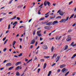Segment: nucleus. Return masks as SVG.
Wrapping results in <instances>:
<instances>
[{
  "instance_id": "obj_1",
  "label": "nucleus",
  "mask_w": 76,
  "mask_h": 76,
  "mask_svg": "<svg viewBox=\"0 0 76 76\" xmlns=\"http://www.w3.org/2000/svg\"><path fill=\"white\" fill-rule=\"evenodd\" d=\"M57 23H58V22L57 20H55L53 22V23H52V22H49L48 23H46V25H57Z\"/></svg>"
},
{
  "instance_id": "obj_2",
  "label": "nucleus",
  "mask_w": 76,
  "mask_h": 76,
  "mask_svg": "<svg viewBox=\"0 0 76 76\" xmlns=\"http://www.w3.org/2000/svg\"><path fill=\"white\" fill-rule=\"evenodd\" d=\"M43 50H47V48H48V47L46 45H44L42 46H41Z\"/></svg>"
},
{
  "instance_id": "obj_3",
  "label": "nucleus",
  "mask_w": 76,
  "mask_h": 76,
  "mask_svg": "<svg viewBox=\"0 0 76 76\" xmlns=\"http://www.w3.org/2000/svg\"><path fill=\"white\" fill-rule=\"evenodd\" d=\"M70 36H68V38L66 39V40L68 42H69V41H71V39H72V38L70 37Z\"/></svg>"
},
{
  "instance_id": "obj_4",
  "label": "nucleus",
  "mask_w": 76,
  "mask_h": 76,
  "mask_svg": "<svg viewBox=\"0 0 76 76\" xmlns=\"http://www.w3.org/2000/svg\"><path fill=\"white\" fill-rule=\"evenodd\" d=\"M61 37V36H57L56 37V39L58 40H60Z\"/></svg>"
},
{
  "instance_id": "obj_5",
  "label": "nucleus",
  "mask_w": 76,
  "mask_h": 76,
  "mask_svg": "<svg viewBox=\"0 0 76 76\" xmlns=\"http://www.w3.org/2000/svg\"><path fill=\"white\" fill-rule=\"evenodd\" d=\"M59 14L61 16H63L64 13L62 11H61V10L60 12L59 13Z\"/></svg>"
},
{
  "instance_id": "obj_6",
  "label": "nucleus",
  "mask_w": 76,
  "mask_h": 76,
  "mask_svg": "<svg viewBox=\"0 0 76 76\" xmlns=\"http://www.w3.org/2000/svg\"><path fill=\"white\" fill-rule=\"evenodd\" d=\"M65 66H66V65H65L64 64L61 65L60 66L61 69H62V68H63L64 67H65Z\"/></svg>"
},
{
  "instance_id": "obj_7",
  "label": "nucleus",
  "mask_w": 76,
  "mask_h": 76,
  "mask_svg": "<svg viewBox=\"0 0 76 76\" xmlns=\"http://www.w3.org/2000/svg\"><path fill=\"white\" fill-rule=\"evenodd\" d=\"M66 21L65 20V19H62L59 21V22H63V23H65L66 22Z\"/></svg>"
},
{
  "instance_id": "obj_8",
  "label": "nucleus",
  "mask_w": 76,
  "mask_h": 76,
  "mask_svg": "<svg viewBox=\"0 0 76 76\" xmlns=\"http://www.w3.org/2000/svg\"><path fill=\"white\" fill-rule=\"evenodd\" d=\"M35 42V40L34 39H33L31 41L30 44H34Z\"/></svg>"
},
{
  "instance_id": "obj_9",
  "label": "nucleus",
  "mask_w": 76,
  "mask_h": 76,
  "mask_svg": "<svg viewBox=\"0 0 76 76\" xmlns=\"http://www.w3.org/2000/svg\"><path fill=\"white\" fill-rule=\"evenodd\" d=\"M68 48V46L67 45H66L64 47V50H66Z\"/></svg>"
},
{
  "instance_id": "obj_10",
  "label": "nucleus",
  "mask_w": 76,
  "mask_h": 76,
  "mask_svg": "<svg viewBox=\"0 0 76 76\" xmlns=\"http://www.w3.org/2000/svg\"><path fill=\"white\" fill-rule=\"evenodd\" d=\"M59 58H60V56H58L56 58V60L57 61H56V62H57V61H58Z\"/></svg>"
},
{
  "instance_id": "obj_11",
  "label": "nucleus",
  "mask_w": 76,
  "mask_h": 76,
  "mask_svg": "<svg viewBox=\"0 0 76 76\" xmlns=\"http://www.w3.org/2000/svg\"><path fill=\"white\" fill-rule=\"evenodd\" d=\"M47 1H45V2H44V5L45 6H46L47 5Z\"/></svg>"
},
{
  "instance_id": "obj_12",
  "label": "nucleus",
  "mask_w": 76,
  "mask_h": 76,
  "mask_svg": "<svg viewBox=\"0 0 76 76\" xmlns=\"http://www.w3.org/2000/svg\"><path fill=\"white\" fill-rule=\"evenodd\" d=\"M20 63H21V62H18L16 63L15 65L18 66V65H19Z\"/></svg>"
},
{
  "instance_id": "obj_13",
  "label": "nucleus",
  "mask_w": 76,
  "mask_h": 76,
  "mask_svg": "<svg viewBox=\"0 0 76 76\" xmlns=\"http://www.w3.org/2000/svg\"><path fill=\"white\" fill-rule=\"evenodd\" d=\"M46 66H47V63H45L44 64L43 66L44 69H45V68L46 67Z\"/></svg>"
},
{
  "instance_id": "obj_14",
  "label": "nucleus",
  "mask_w": 76,
  "mask_h": 76,
  "mask_svg": "<svg viewBox=\"0 0 76 76\" xmlns=\"http://www.w3.org/2000/svg\"><path fill=\"white\" fill-rule=\"evenodd\" d=\"M45 28L46 29H49L50 27L49 26H47L45 27Z\"/></svg>"
},
{
  "instance_id": "obj_15",
  "label": "nucleus",
  "mask_w": 76,
  "mask_h": 76,
  "mask_svg": "<svg viewBox=\"0 0 76 76\" xmlns=\"http://www.w3.org/2000/svg\"><path fill=\"white\" fill-rule=\"evenodd\" d=\"M11 65H12V64L10 63H8L6 64L7 66H11Z\"/></svg>"
},
{
  "instance_id": "obj_16",
  "label": "nucleus",
  "mask_w": 76,
  "mask_h": 76,
  "mask_svg": "<svg viewBox=\"0 0 76 76\" xmlns=\"http://www.w3.org/2000/svg\"><path fill=\"white\" fill-rule=\"evenodd\" d=\"M66 71V68H64L62 70L61 72H64Z\"/></svg>"
},
{
  "instance_id": "obj_17",
  "label": "nucleus",
  "mask_w": 76,
  "mask_h": 76,
  "mask_svg": "<svg viewBox=\"0 0 76 76\" xmlns=\"http://www.w3.org/2000/svg\"><path fill=\"white\" fill-rule=\"evenodd\" d=\"M41 30L37 32V34L38 35V34H39V33H41Z\"/></svg>"
},
{
  "instance_id": "obj_18",
  "label": "nucleus",
  "mask_w": 76,
  "mask_h": 76,
  "mask_svg": "<svg viewBox=\"0 0 76 76\" xmlns=\"http://www.w3.org/2000/svg\"><path fill=\"white\" fill-rule=\"evenodd\" d=\"M16 76H19L20 75V73L19 72H17L16 73Z\"/></svg>"
},
{
  "instance_id": "obj_19",
  "label": "nucleus",
  "mask_w": 76,
  "mask_h": 76,
  "mask_svg": "<svg viewBox=\"0 0 76 76\" xmlns=\"http://www.w3.org/2000/svg\"><path fill=\"white\" fill-rule=\"evenodd\" d=\"M55 56H56V57H57V56H56V54H54L52 58L51 59V60H52V59H53V58H54V57H55Z\"/></svg>"
},
{
  "instance_id": "obj_20",
  "label": "nucleus",
  "mask_w": 76,
  "mask_h": 76,
  "mask_svg": "<svg viewBox=\"0 0 76 76\" xmlns=\"http://www.w3.org/2000/svg\"><path fill=\"white\" fill-rule=\"evenodd\" d=\"M51 51L52 52H53V51H54V47L53 46L51 48Z\"/></svg>"
},
{
  "instance_id": "obj_21",
  "label": "nucleus",
  "mask_w": 76,
  "mask_h": 76,
  "mask_svg": "<svg viewBox=\"0 0 76 76\" xmlns=\"http://www.w3.org/2000/svg\"><path fill=\"white\" fill-rule=\"evenodd\" d=\"M13 68H14V67L13 66L10 67L9 68L8 70H12V69H13Z\"/></svg>"
},
{
  "instance_id": "obj_22",
  "label": "nucleus",
  "mask_w": 76,
  "mask_h": 76,
  "mask_svg": "<svg viewBox=\"0 0 76 76\" xmlns=\"http://www.w3.org/2000/svg\"><path fill=\"white\" fill-rule=\"evenodd\" d=\"M51 71H49V73L48 75V76H50L51 75Z\"/></svg>"
},
{
  "instance_id": "obj_23",
  "label": "nucleus",
  "mask_w": 76,
  "mask_h": 76,
  "mask_svg": "<svg viewBox=\"0 0 76 76\" xmlns=\"http://www.w3.org/2000/svg\"><path fill=\"white\" fill-rule=\"evenodd\" d=\"M44 19H45V18L43 17L42 18H40L39 20H44Z\"/></svg>"
},
{
  "instance_id": "obj_24",
  "label": "nucleus",
  "mask_w": 76,
  "mask_h": 76,
  "mask_svg": "<svg viewBox=\"0 0 76 76\" xmlns=\"http://www.w3.org/2000/svg\"><path fill=\"white\" fill-rule=\"evenodd\" d=\"M76 56V53L71 58H75V57Z\"/></svg>"
},
{
  "instance_id": "obj_25",
  "label": "nucleus",
  "mask_w": 76,
  "mask_h": 76,
  "mask_svg": "<svg viewBox=\"0 0 76 76\" xmlns=\"http://www.w3.org/2000/svg\"><path fill=\"white\" fill-rule=\"evenodd\" d=\"M16 42L15 41H13V42L12 43V45L13 46H14V45H15V44Z\"/></svg>"
},
{
  "instance_id": "obj_26",
  "label": "nucleus",
  "mask_w": 76,
  "mask_h": 76,
  "mask_svg": "<svg viewBox=\"0 0 76 76\" xmlns=\"http://www.w3.org/2000/svg\"><path fill=\"white\" fill-rule=\"evenodd\" d=\"M69 17H67L66 18V19H65V21H67V20H68V19H69Z\"/></svg>"
},
{
  "instance_id": "obj_27",
  "label": "nucleus",
  "mask_w": 76,
  "mask_h": 76,
  "mask_svg": "<svg viewBox=\"0 0 76 76\" xmlns=\"http://www.w3.org/2000/svg\"><path fill=\"white\" fill-rule=\"evenodd\" d=\"M47 3L48 4V6H50V3L49 2L47 1Z\"/></svg>"
},
{
  "instance_id": "obj_28",
  "label": "nucleus",
  "mask_w": 76,
  "mask_h": 76,
  "mask_svg": "<svg viewBox=\"0 0 76 76\" xmlns=\"http://www.w3.org/2000/svg\"><path fill=\"white\" fill-rule=\"evenodd\" d=\"M17 23H18V22L15 21L13 24V25H16V24H17Z\"/></svg>"
},
{
  "instance_id": "obj_29",
  "label": "nucleus",
  "mask_w": 76,
  "mask_h": 76,
  "mask_svg": "<svg viewBox=\"0 0 76 76\" xmlns=\"http://www.w3.org/2000/svg\"><path fill=\"white\" fill-rule=\"evenodd\" d=\"M19 69V66H18L15 69V70H18Z\"/></svg>"
},
{
  "instance_id": "obj_30",
  "label": "nucleus",
  "mask_w": 76,
  "mask_h": 76,
  "mask_svg": "<svg viewBox=\"0 0 76 76\" xmlns=\"http://www.w3.org/2000/svg\"><path fill=\"white\" fill-rule=\"evenodd\" d=\"M44 57V58H49L50 57V56H45Z\"/></svg>"
},
{
  "instance_id": "obj_31",
  "label": "nucleus",
  "mask_w": 76,
  "mask_h": 76,
  "mask_svg": "<svg viewBox=\"0 0 76 76\" xmlns=\"http://www.w3.org/2000/svg\"><path fill=\"white\" fill-rule=\"evenodd\" d=\"M75 16V14H72L70 17V18H72L73 17V16Z\"/></svg>"
},
{
  "instance_id": "obj_32",
  "label": "nucleus",
  "mask_w": 76,
  "mask_h": 76,
  "mask_svg": "<svg viewBox=\"0 0 76 76\" xmlns=\"http://www.w3.org/2000/svg\"><path fill=\"white\" fill-rule=\"evenodd\" d=\"M69 72H66L65 74V76H67V75H68V74H69Z\"/></svg>"
},
{
  "instance_id": "obj_33",
  "label": "nucleus",
  "mask_w": 76,
  "mask_h": 76,
  "mask_svg": "<svg viewBox=\"0 0 76 76\" xmlns=\"http://www.w3.org/2000/svg\"><path fill=\"white\" fill-rule=\"evenodd\" d=\"M37 35L38 36H39V37H41L42 35H41V34H38Z\"/></svg>"
},
{
  "instance_id": "obj_34",
  "label": "nucleus",
  "mask_w": 76,
  "mask_h": 76,
  "mask_svg": "<svg viewBox=\"0 0 76 76\" xmlns=\"http://www.w3.org/2000/svg\"><path fill=\"white\" fill-rule=\"evenodd\" d=\"M22 53H20L19 55H18V57H20L21 56H22Z\"/></svg>"
},
{
  "instance_id": "obj_35",
  "label": "nucleus",
  "mask_w": 76,
  "mask_h": 76,
  "mask_svg": "<svg viewBox=\"0 0 76 76\" xmlns=\"http://www.w3.org/2000/svg\"><path fill=\"white\" fill-rule=\"evenodd\" d=\"M50 19H54V18H55V16H54V17H53L52 16H51L50 17Z\"/></svg>"
},
{
  "instance_id": "obj_36",
  "label": "nucleus",
  "mask_w": 76,
  "mask_h": 76,
  "mask_svg": "<svg viewBox=\"0 0 76 76\" xmlns=\"http://www.w3.org/2000/svg\"><path fill=\"white\" fill-rule=\"evenodd\" d=\"M8 40V39H7L6 40H5V41L4 42V44H6V42H7V41Z\"/></svg>"
},
{
  "instance_id": "obj_37",
  "label": "nucleus",
  "mask_w": 76,
  "mask_h": 76,
  "mask_svg": "<svg viewBox=\"0 0 76 76\" xmlns=\"http://www.w3.org/2000/svg\"><path fill=\"white\" fill-rule=\"evenodd\" d=\"M61 18V16H58L56 18V19H58V18Z\"/></svg>"
},
{
  "instance_id": "obj_38",
  "label": "nucleus",
  "mask_w": 76,
  "mask_h": 76,
  "mask_svg": "<svg viewBox=\"0 0 76 76\" xmlns=\"http://www.w3.org/2000/svg\"><path fill=\"white\" fill-rule=\"evenodd\" d=\"M48 16H49V15H46L45 16V17L46 18H48Z\"/></svg>"
},
{
  "instance_id": "obj_39",
  "label": "nucleus",
  "mask_w": 76,
  "mask_h": 76,
  "mask_svg": "<svg viewBox=\"0 0 76 76\" xmlns=\"http://www.w3.org/2000/svg\"><path fill=\"white\" fill-rule=\"evenodd\" d=\"M6 50H7V49L6 48H5L3 50V51H4V52H5V51H6Z\"/></svg>"
},
{
  "instance_id": "obj_40",
  "label": "nucleus",
  "mask_w": 76,
  "mask_h": 76,
  "mask_svg": "<svg viewBox=\"0 0 76 76\" xmlns=\"http://www.w3.org/2000/svg\"><path fill=\"white\" fill-rule=\"evenodd\" d=\"M56 63H54V64H52V65H51V66L53 67V66H55V65H56Z\"/></svg>"
},
{
  "instance_id": "obj_41",
  "label": "nucleus",
  "mask_w": 76,
  "mask_h": 76,
  "mask_svg": "<svg viewBox=\"0 0 76 76\" xmlns=\"http://www.w3.org/2000/svg\"><path fill=\"white\" fill-rule=\"evenodd\" d=\"M17 19L18 20H20V18L19 17H17Z\"/></svg>"
},
{
  "instance_id": "obj_42",
  "label": "nucleus",
  "mask_w": 76,
  "mask_h": 76,
  "mask_svg": "<svg viewBox=\"0 0 76 76\" xmlns=\"http://www.w3.org/2000/svg\"><path fill=\"white\" fill-rule=\"evenodd\" d=\"M12 1H13V0H11V1H10L9 2V4H10V3H11Z\"/></svg>"
},
{
  "instance_id": "obj_43",
  "label": "nucleus",
  "mask_w": 76,
  "mask_h": 76,
  "mask_svg": "<svg viewBox=\"0 0 76 76\" xmlns=\"http://www.w3.org/2000/svg\"><path fill=\"white\" fill-rule=\"evenodd\" d=\"M50 12H51L50 11H49V12L48 13L46 14H45V15H48V14L49 13H50Z\"/></svg>"
},
{
  "instance_id": "obj_44",
  "label": "nucleus",
  "mask_w": 76,
  "mask_h": 76,
  "mask_svg": "<svg viewBox=\"0 0 76 76\" xmlns=\"http://www.w3.org/2000/svg\"><path fill=\"white\" fill-rule=\"evenodd\" d=\"M73 3V1H71L70 2H69V5H70V4H71Z\"/></svg>"
},
{
  "instance_id": "obj_45",
  "label": "nucleus",
  "mask_w": 76,
  "mask_h": 76,
  "mask_svg": "<svg viewBox=\"0 0 76 76\" xmlns=\"http://www.w3.org/2000/svg\"><path fill=\"white\" fill-rule=\"evenodd\" d=\"M76 75V72H74L73 73L72 76H75Z\"/></svg>"
},
{
  "instance_id": "obj_46",
  "label": "nucleus",
  "mask_w": 76,
  "mask_h": 76,
  "mask_svg": "<svg viewBox=\"0 0 76 76\" xmlns=\"http://www.w3.org/2000/svg\"><path fill=\"white\" fill-rule=\"evenodd\" d=\"M72 48H70V49H68V50H66V52H67L68 51H69V50H72Z\"/></svg>"
},
{
  "instance_id": "obj_47",
  "label": "nucleus",
  "mask_w": 76,
  "mask_h": 76,
  "mask_svg": "<svg viewBox=\"0 0 76 76\" xmlns=\"http://www.w3.org/2000/svg\"><path fill=\"white\" fill-rule=\"evenodd\" d=\"M40 10H41L38 11V14H39V15H40V14H41V13H40Z\"/></svg>"
},
{
  "instance_id": "obj_48",
  "label": "nucleus",
  "mask_w": 76,
  "mask_h": 76,
  "mask_svg": "<svg viewBox=\"0 0 76 76\" xmlns=\"http://www.w3.org/2000/svg\"><path fill=\"white\" fill-rule=\"evenodd\" d=\"M10 28V25L9 24V26H8V29H9Z\"/></svg>"
},
{
  "instance_id": "obj_49",
  "label": "nucleus",
  "mask_w": 76,
  "mask_h": 76,
  "mask_svg": "<svg viewBox=\"0 0 76 76\" xmlns=\"http://www.w3.org/2000/svg\"><path fill=\"white\" fill-rule=\"evenodd\" d=\"M60 71H61V70H60V69H58L57 70V72H58H58H60Z\"/></svg>"
},
{
  "instance_id": "obj_50",
  "label": "nucleus",
  "mask_w": 76,
  "mask_h": 76,
  "mask_svg": "<svg viewBox=\"0 0 76 76\" xmlns=\"http://www.w3.org/2000/svg\"><path fill=\"white\" fill-rule=\"evenodd\" d=\"M6 39V37H5L3 39V41H5V40Z\"/></svg>"
},
{
  "instance_id": "obj_51",
  "label": "nucleus",
  "mask_w": 76,
  "mask_h": 76,
  "mask_svg": "<svg viewBox=\"0 0 76 76\" xmlns=\"http://www.w3.org/2000/svg\"><path fill=\"white\" fill-rule=\"evenodd\" d=\"M40 61H44V59H41Z\"/></svg>"
},
{
  "instance_id": "obj_52",
  "label": "nucleus",
  "mask_w": 76,
  "mask_h": 76,
  "mask_svg": "<svg viewBox=\"0 0 76 76\" xmlns=\"http://www.w3.org/2000/svg\"><path fill=\"white\" fill-rule=\"evenodd\" d=\"M74 44V42H72V43H71V46L73 45Z\"/></svg>"
},
{
  "instance_id": "obj_53",
  "label": "nucleus",
  "mask_w": 76,
  "mask_h": 76,
  "mask_svg": "<svg viewBox=\"0 0 76 76\" xmlns=\"http://www.w3.org/2000/svg\"><path fill=\"white\" fill-rule=\"evenodd\" d=\"M32 20V19H30L29 21H28V22L29 23V22H31V20Z\"/></svg>"
},
{
  "instance_id": "obj_54",
  "label": "nucleus",
  "mask_w": 76,
  "mask_h": 76,
  "mask_svg": "<svg viewBox=\"0 0 76 76\" xmlns=\"http://www.w3.org/2000/svg\"><path fill=\"white\" fill-rule=\"evenodd\" d=\"M68 32H72V30H69L68 31Z\"/></svg>"
},
{
  "instance_id": "obj_55",
  "label": "nucleus",
  "mask_w": 76,
  "mask_h": 76,
  "mask_svg": "<svg viewBox=\"0 0 76 76\" xmlns=\"http://www.w3.org/2000/svg\"><path fill=\"white\" fill-rule=\"evenodd\" d=\"M53 6H56V4L55 3H54L53 4Z\"/></svg>"
},
{
  "instance_id": "obj_56",
  "label": "nucleus",
  "mask_w": 76,
  "mask_h": 76,
  "mask_svg": "<svg viewBox=\"0 0 76 76\" xmlns=\"http://www.w3.org/2000/svg\"><path fill=\"white\" fill-rule=\"evenodd\" d=\"M4 69V68H1L0 69V70H3V69Z\"/></svg>"
},
{
  "instance_id": "obj_57",
  "label": "nucleus",
  "mask_w": 76,
  "mask_h": 76,
  "mask_svg": "<svg viewBox=\"0 0 76 76\" xmlns=\"http://www.w3.org/2000/svg\"><path fill=\"white\" fill-rule=\"evenodd\" d=\"M42 6H43V4H42L41 5L39 6V7H41Z\"/></svg>"
},
{
  "instance_id": "obj_58",
  "label": "nucleus",
  "mask_w": 76,
  "mask_h": 76,
  "mask_svg": "<svg viewBox=\"0 0 76 76\" xmlns=\"http://www.w3.org/2000/svg\"><path fill=\"white\" fill-rule=\"evenodd\" d=\"M16 16L15 15L14 16V17L13 18L14 19H16Z\"/></svg>"
},
{
  "instance_id": "obj_59",
  "label": "nucleus",
  "mask_w": 76,
  "mask_h": 76,
  "mask_svg": "<svg viewBox=\"0 0 76 76\" xmlns=\"http://www.w3.org/2000/svg\"><path fill=\"white\" fill-rule=\"evenodd\" d=\"M14 57H16V58H18V56H16V55H15L14 56Z\"/></svg>"
},
{
  "instance_id": "obj_60",
  "label": "nucleus",
  "mask_w": 76,
  "mask_h": 76,
  "mask_svg": "<svg viewBox=\"0 0 76 76\" xmlns=\"http://www.w3.org/2000/svg\"><path fill=\"white\" fill-rule=\"evenodd\" d=\"M76 44H75L72 45V47H75V46H76Z\"/></svg>"
},
{
  "instance_id": "obj_61",
  "label": "nucleus",
  "mask_w": 76,
  "mask_h": 76,
  "mask_svg": "<svg viewBox=\"0 0 76 76\" xmlns=\"http://www.w3.org/2000/svg\"><path fill=\"white\" fill-rule=\"evenodd\" d=\"M28 61V59H26V58L25 59V61Z\"/></svg>"
},
{
  "instance_id": "obj_62",
  "label": "nucleus",
  "mask_w": 76,
  "mask_h": 76,
  "mask_svg": "<svg viewBox=\"0 0 76 76\" xmlns=\"http://www.w3.org/2000/svg\"><path fill=\"white\" fill-rule=\"evenodd\" d=\"M32 48H33V45H31L30 48L32 49Z\"/></svg>"
},
{
  "instance_id": "obj_63",
  "label": "nucleus",
  "mask_w": 76,
  "mask_h": 76,
  "mask_svg": "<svg viewBox=\"0 0 76 76\" xmlns=\"http://www.w3.org/2000/svg\"><path fill=\"white\" fill-rule=\"evenodd\" d=\"M42 39L41 38V37L40 38V41H42Z\"/></svg>"
},
{
  "instance_id": "obj_64",
  "label": "nucleus",
  "mask_w": 76,
  "mask_h": 76,
  "mask_svg": "<svg viewBox=\"0 0 76 76\" xmlns=\"http://www.w3.org/2000/svg\"><path fill=\"white\" fill-rule=\"evenodd\" d=\"M20 42H22V39H20Z\"/></svg>"
}]
</instances>
